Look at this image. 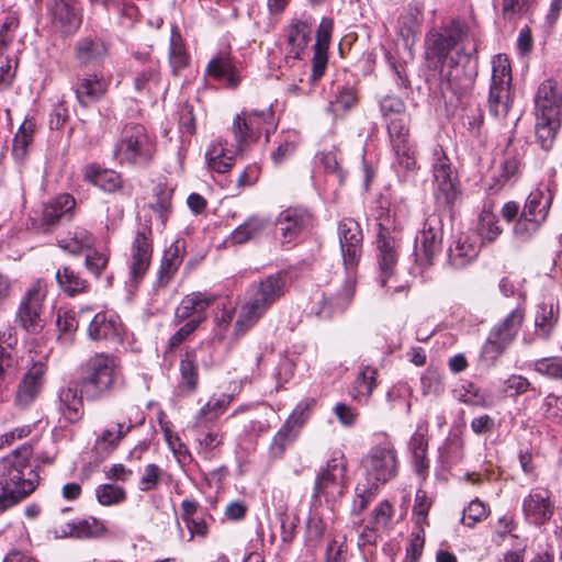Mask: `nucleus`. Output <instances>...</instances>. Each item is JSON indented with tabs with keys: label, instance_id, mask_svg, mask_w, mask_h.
Returning a JSON list of instances; mask_svg holds the SVG:
<instances>
[{
	"label": "nucleus",
	"instance_id": "a18cd8bd",
	"mask_svg": "<svg viewBox=\"0 0 562 562\" xmlns=\"http://www.w3.org/2000/svg\"><path fill=\"white\" fill-rule=\"evenodd\" d=\"M56 281L59 288L70 296L82 293L88 288V282L70 267H64L56 272Z\"/></svg>",
	"mask_w": 562,
	"mask_h": 562
},
{
	"label": "nucleus",
	"instance_id": "a878e982",
	"mask_svg": "<svg viewBox=\"0 0 562 562\" xmlns=\"http://www.w3.org/2000/svg\"><path fill=\"white\" fill-rule=\"evenodd\" d=\"M356 291V278L348 274L342 286L335 293L324 294L319 300V314L331 316L335 313L345 311L351 303Z\"/></svg>",
	"mask_w": 562,
	"mask_h": 562
},
{
	"label": "nucleus",
	"instance_id": "4c0bfd02",
	"mask_svg": "<svg viewBox=\"0 0 562 562\" xmlns=\"http://www.w3.org/2000/svg\"><path fill=\"white\" fill-rule=\"evenodd\" d=\"M285 34L288 44L291 47L289 53L294 58H297L311 41L312 27L306 22L296 21L288 26Z\"/></svg>",
	"mask_w": 562,
	"mask_h": 562
},
{
	"label": "nucleus",
	"instance_id": "774afa93",
	"mask_svg": "<svg viewBox=\"0 0 562 562\" xmlns=\"http://www.w3.org/2000/svg\"><path fill=\"white\" fill-rule=\"evenodd\" d=\"M542 408L547 418L562 420V395L548 394L543 398Z\"/></svg>",
	"mask_w": 562,
	"mask_h": 562
},
{
	"label": "nucleus",
	"instance_id": "603ef678",
	"mask_svg": "<svg viewBox=\"0 0 562 562\" xmlns=\"http://www.w3.org/2000/svg\"><path fill=\"white\" fill-rule=\"evenodd\" d=\"M512 106L510 89L490 87L488 108L496 117H505Z\"/></svg>",
	"mask_w": 562,
	"mask_h": 562
},
{
	"label": "nucleus",
	"instance_id": "b1692460",
	"mask_svg": "<svg viewBox=\"0 0 562 562\" xmlns=\"http://www.w3.org/2000/svg\"><path fill=\"white\" fill-rule=\"evenodd\" d=\"M79 381H72L59 391L58 411L68 423H77L83 416V401Z\"/></svg>",
	"mask_w": 562,
	"mask_h": 562
},
{
	"label": "nucleus",
	"instance_id": "f3484780",
	"mask_svg": "<svg viewBox=\"0 0 562 562\" xmlns=\"http://www.w3.org/2000/svg\"><path fill=\"white\" fill-rule=\"evenodd\" d=\"M554 512V503L551 492L541 486L530 490L522 499V513L527 521L540 526L548 522Z\"/></svg>",
	"mask_w": 562,
	"mask_h": 562
},
{
	"label": "nucleus",
	"instance_id": "bf43d9fd",
	"mask_svg": "<svg viewBox=\"0 0 562 562\" xmlns=\"http://www.w3.org/2000/svg\"><path fill=\"white\" fill-rule=\"evenodd\" d=\"M535 372L550 380H562V358L544 357L530 366Z\"/></svg>",
	"mask_w": 562,
	"mask_h": 562
},
{
	"label": "nucleus",
	"instance_id": "69168bd1",
	"mask_svg": "<svg viewBox=\"0 0 562 562\" xmlns=\"http://www.w3.org/2000/svg\"><path fill=\"white\" fill-rule=\"evenodd\" d=\"M530 389L531 383L526 376L520 374H510L504 381L503 392L509 396H518L525 394Z\"/></svg>",
	"mask_w": 562,
	"mask_h": 562
},
{
	"label": "nucleus",
	"instance_id": "bb28decb",
	"mask_svg": "<svg viewBox=\"0 0 562 562\" xmlns=\"http://www.w3.org/2000/svg\"><path fill=\"white\" fill-rule=\"evenodd\" d=\"M423 10L422 2L412 1L398 18L397 35L403 40L405 48L409 49L415 43L423 20Z\"/></svg>",
	"mask_w": 562,
	"mask_h": 562
},
{
	"label": "nucleus",
	"instance_id": "393cba45",
	"mask_svg": "<svg viewBox=\"0 0 562 562\" xmlns=\"http://www.w3.org/2000/svg\"><path fill=\"white\" fill-rule=\"evenodd\" d=\"M45 372V366L37 362L24 374L15 394L18 406L26 407L34 402L42 390Z\"/></svg>",
	"mask_w": 562,
	"mask_h": 562
},
{
	"label": "nucleus",
	"instance_id": "0eeeda50",
	"mask_svg": "<svg viewBox=\"0 0 562 562\" xmlns=\"http://www.w3.org/2000/svg\"><path fill=\"white\" fill-rule=\"evenodd\" d=\"M155 153V144L142 125H127L114 147V157L120 164L144 165Z\"/></svg>",
	"mask_w": 562,
	"mask_h": 562
},
{
	"label": "nucleus",
	"instance_id": "423d86ee",
	"mask_svg": "<svg viewBox=\"0 0 562 562\" xmlns=\"http://www.w3.org/2000/svg\"><path fill=\"white\" fill-rule=\"evenodd\" d=\"M379 233L376 238V260L379 265V282L386 286L387 280L394 274L400 257V234L389 212L381 209L376 215Z\"/></svg>",
	"mask_w": 562,
	"mask_h": 562
},
{
	"label": "nucleus",
	"instance_id": "cd10ccee",
	"mask_svg": "<svg viewBox=\"0 0 562 562\" xmlns=\"http://www.w3.org/2000/svg\"><path fill=\"white\" fill-rule=\"evenodd\" d=\"M82 178L86 182L109 193L119 192L124 187V181L119 172L102 168L97 164L85 166L82 169Z\"/></svg>",
	"mask_w": 562,
	"mask_h": 562
},
{
	"label": "nucleus",
	"instance_id": "e2e57ef3",
	"mask_svg": "<svg viewBox=\"0 0 562 562\" xmlns=\"http://www.w3.org/2000/svg\"><path fill=\"white\" fill-rule=\"evenodd\" d=\"M487 516L486 506L483 502L475 498L471 501L468 507L463 510L462 524L468 527H473L476 522L485 519Z\"/></svg>",
	"mask_w": 562,
	"mask_h": 562
},
{
	"label": "nucleus",
	"instance_id": "8fccbe9b",
	"mask_svg": "<svg viewBox=\"0 0 562 562\" xmlns=\"http://www.w3.org/2000/svg\"><path fill=\"white\" fill-rule=\"evenodd\" d=\"M178 131L180 135V147H189L196 132L195 116L193 106L186 104L178 117Z\"/></svg>",
	"mask_w": 562,
	"mask_h": 562
},
{
	"label": "nucleus",
	"instance_id": "1a4fd4ad",
	"mask_svg": "<svg viewBox=\"0 0 562 562\" xmlns=\"http://www.w3.org/2000/svg\"><path fill=\"white\" fill-rule=\"evenodd\" d=\"M47 295V283L35 280L23 295L16 311V323L27 333L37 334L44 327L42 318L43 303Z\"/></svg>",
	"mask_w": 562,
	"mask_h": 562
},
{
	"label": "nucleus",
	"instance_id": "f257e3e1",
	"mask_svg": "<svg viewBox=\"0 0 562 562\" xmlns=\"http://www.w3.org/2000/svg\"><path fill=\"white\" fill-rule=\"evenodd\" d=\"M475 47H469L464 25L457 20L432 31L426 38V55L441 65V74L453 89L469 88L476 76Z\"/></svg>",
	"mask_w": 562,
	"mask_h": 562
},
{
	"label": "nucleus",
	"instance_id": "49530a36",
	"mask_svg": "<svg viewBox=\"0 0 562 562\" xmlns=\"http://www.w3.org/2000/svg\"><path fill=\"white\" fill-rule=\"evenodd\" d=\"M479 249L469 243L467 237H460L449 249V260L452 266L462 268L477 256Z\"/></svg>",
	"mask_w": 562,
	"mask_h": 562
},
{
	"label": "nucleus",
	"instance_id": "5fc2aeb1",
	"mask_svg": "<svg viewBox=\"0 0 562 562\" xmlns=\"http://www.w3.org/2000/svg\"><path fill=\"white\" fill-rule=\"evenodd\" d=\"M380 486L369 481L359 482L352 503L351 514L360 515L367 506L376 497Z\"/></svg>",
	"mask_w": 562,
	"mask_h": 562
},
{
	"label": "nucleus",
	"instance_id": "4d7b16f0",
	"mask_svg": "<svg viewBox=\"0 0 562 562\" xmlns=\"http://www.w3.org/2000/svg\"><path fill=\"white\" fill-rule=\"evenodd\" d=\"M95 497L102 506H114L126 499V491L120 485L104 483L97 486Z\"/></svg>",
	"mask_w": 562,
	"mask_h": 562
},
{
	"label": "nucleus",
	"instance_id": "37998d69",
	"mask_svg": "<svg viewBox=\"0 0 562 562\" xmlns=\"http://www.w3.org/2000/svg\"><path fill=\"white\" fill-rule=\"evenodd\" d=\"M409 115H404L400 117H393L391 120L385 121L386 128L389 133V137L394 149V153H401V150L405 147V144H408L409 128H408Z\"/></svg>",
	"mask_w": 562,
	"mask_h": 562
},
{
	"label": "nucleus",
	"instance_id": "13d9d810",
	"mask_svg": "<svg viewBox=\"0 0 562 562\" xmlns=\"http://www.w3.org/2000/svg\"><path fill=\"white\" fill-rule=\"evenodd\" d=\"M477 231L480 236L487 241H494L502 233L497 216L486 206L480 214Z\"/></svg>",
	"mask_w": 562,
	"mask_h": 562
},
{
	"label": "nucleus",
	"instance_id": "c9c22d12",
	"mask_svg": "<svg viewBox=\"0 0 562 562\" xmlns=\"http://www.w3.org/2000/svg\"><path fill=\"white\" fill-rule=\"evenodd\" d=\"M95 239L85 227L77 226L58 239V246L71 255H80L91 250Z\"/></svg>",
	"mask_w": 562,
	"mask_h": 562
},
{
	"label": "nucleus",
	"instance_id": "c756f323",
	"mask_svg": "<svg viewBox=\"0 0 562 562\" xmlns=\"http://www.w3.org/2000/svg\"><path fill=\"white\" fill-rule=\"evenodd\" d=\"M121 331L122 324L114 312L97 313L88 327V336L92 340H116Z\"/></svg>",
	"mask_w": 562,
	"mask_h": 562
},
{
	"label": "nucleus",
	"instance_id": "2eb2a0df",
	"mask_svg": "<svg viewBox=\"0 0 562 562\" xmlns=\"http://www.w3.org/2000/svg\"><path fill=\"white\" fill-rule=\"evenodd\" d=\"M338 238L345 269L350 273L357 268L362 255L363 235L360 225L352 218L341 220Z\"/></svg>",
	"mask_w": 562,
	"mask_h": 562
},
{
	"label": "nucleus",
	"instance_id": "6e6552de",
	"mask_svg": "<svg viewBox=\"0 0 562 562\" xmlns=\"http://www.w3.org/2000/svg\"><path fill=\"white\" fill-rule=\"evenodd\" d=\"M361 467L366 481L375 485H384L393 480L398 472V458L391 442L372 447L362 459Z\"/></svg>",
	"mask_w": 562,
	"mask_h": 562
},
{
	"label": "nucleus",
	"instance_id": "4468645a",
	"mask_svg": "<svg viewBox=\"0 0 562 562\" xmlns=\"http://www.w3.org/2000/svg\"><path fill=\"white\" fill-rule=\"evenodd\" d=\"M213 302V297L205 293L194 292L184 296L178 307V325L186 323L178 328V342L186 339L193 333L205 318V311Z\"/></svg>",
	"mask_w": 562,
	"mask_h": 562
},
{
	"label": "nucleus",
	"instance_id": "473e14b6",
	"mask_svg": "<svg viewBox=\"0 0 562 562\" xmlns=\"http://www.w3.org/2000/svg\"><path fill=\"white\" fill-rule=\"evenodd\" d=\"M74 52L80 66L98 65L106 56L108 47L100 37L86 36L75 43Z\"/></svg>",
	"mask_w": 562,
	"mask_h": 562
},
{
	"label": "nucleus",
	"instance_id": "9b49d317",
	"mask_svg": "<svg viewBox=\"0 0 562 562\" xmlns=\"http://www.w3.org/2000/svg\"><path fill=\"white\" fill-rule=\"evenodd\" d=\"M432 176L437 199H442L447 204H453L460 195L458 177L440 146H436L432 150Z\"/></svg>",
	"mask_w": 562,
	"mask_h": 562
},
{
	"label": "nucleus",
	"instance_id": "72a5a7b5",
	"mask_svg": "<svg viewBox=\"0 0 562 562\" xmlns=\"http://www.w3.org/2000/svg\"><path fill=\"white\" fill-rule=\"evenodd\" d=\"M134 88L140 102H151L166 90L165 85L160 81L159 75L154 67H149L136 76Z\"/></svg>",
	"mask_w": 562,
	"mask_h": 562
},
{
	"label": "nucleus",
	"instance_id": "f704fd0d",
	"mask_svg": "<svg viewBox=\"0 0 562 562\" xmlns=\"http://www.w3.org/2000/svg\"><path fill=\"white\" fill-rule=\"evenodd\" d=\"M270 223L267 216L251 215L231 233L229 241L235 245L245 244L262 234Z\"/></svg>",
	"mask_w": 562,
	"mask_h": 562
},
{
	"label": "nucleus",
	"instance_id": "5701e85b",
	"mask_svg": "<svg viewBox=\"0 0 562 562\" xmlns=\"http://www.w3.org/2000/svg\"><path fill=\"white\" fill-rule=\"evenodd\" d=\"M75 206L76 200L72 195L63 193L55 196L43 207L41 228L44 232H48L61 218L71 220L74 217Z\"/></svg>",
	"mask_w": 562,
	"mask_h": 562
},
{
	"label": "nucleus",
	"instance_id": "3c124183",
	"mask_svg": "<svg viewBox=\"0 0 562 562\" xmlns=\"http://www.w3.org/2000/svg\"><path fill=\"white\" fill-rule=\"evenodd\" d=\"M173 190L162 183H158L154 189V201L150 203L151 209L165 222L172 212Z\"/></svg>",
	"mask_w": 562,
	"mask_h": 562
},
{
	"label": "nucleus",
	"instance_id": "a19ab883",
	"mask_svg": "<svg viewBox=\"0 0 562 562\" xmlns=\"http://www.w3.org/2000/svg\"><path fill=\"white\" fill-rule=\"evenodd\" d=\"M561 126V117L536 115V136L540 146L548 150L552 147Z\"/></svg>",
	"mask_w": 562,
	"mask_h": 562
},
{
	"label": "nucleus",
	"instance_id": "e433bc0d",
	"mask_svg": "<svg viewBox=\"0 0 562 562\" xmlns=\"http://www.w3.org/2000/svg\"><path fill=\"white\" fill-rule=\"evenodd\" d=\"M461 122L469 137L475 139L479 144L484 142V113L477 103H469L462 110Z\"/></svg>",
	"mask_w": 562,
	"mask_h": 562
},
{
	"label": "nucleus",
	"instance_id": "4be33fe9",
	"mask_svg": "<svg viewBox=\"0 0 562 562\" xmlns=\"http://www.w3.org/2000/svg\"><path fill=\"white\" fill-rule=\"evenodd\" d=\"M562 92L553 79H546L535 97L536 115L561 116Z\"/></svg>",
	"mask_w": 562,
	"mask_h": 562
},
{
	"label": "nucleus",
	"instance_id": "7ed1b4c3",
	"mask_svg": "<svg viewBox=\"0 0 562 562\" xmlns=\"http://www.w3.org/2000/svg\"><path fill=\"white\" fill-rule=\"evenodd\" d=\"M283 288L284 278L280 273L268 276L260 282L250 285L235 323V335L241 336L249 330L281 297Z\"/></svg>",
	"mask_w": 562,
	"mask_h": 562
},
{
	"label": "nucleus",
	"instance_id": "412c9836",
	"mask_svg": "<svg viewBox=\"0 0 562 562\" xmlns=\"http://www.w3.org/2000/svg\"><path fill=\"white\" fill-rule=\"evenodd\" d=\"M109 80L101 72L83 74L77 77L74 91L80 105L88 106L99 101L108 91Z\"/></svg>",
	"mask_w": 562,
	"mask_h": 562
},
{
	"label": "nucleus",
	"instance_id": "f03ea898",
	"mask_svg": "<svg viewBox=\"0 0 562 562\" xmlns=\"http://www.w3.org/2000/svg\"><path fill=\"white\" fill-rule=\"evenodd\" d=\"M40 475L29 461V449L15 451L0 462V510L16 505L38 485Z\"/></svg>",
	"mask_w": 562,
	"mask_h": 562
},
{
	"label": "nucleus",
	"instance_id": "09e8293b",
	"mask_svg": "<svg viewBox=\"0 0 562 562\" xmlns=\"http://www.w3.org/2000/svg\"><path fill=\"white\" fill-rule=\"evenodd\" d=\"M559 319V305L542 303L538 306L535 325L544 337H548Z\"/></svg>",
	"mask_w": 562,
	"mask_h": 562
},
{
	"label": "nucleus",
	"instance_id": "338daca9",
	"mask_svg": "<svg viewBox=\"0 0 562 562\" xmlns=\"http://www.w3.org/2000/svg\"><path fill=\"white\" fill-rule=\"evenodd\" d=\"M333 31V21L324 18L317 29L316 41L313 46L314 52L328 53V46L330 42Z\"/></svg>",
	"mask_w": 562,
	"mask_h": 562
},
{
	"label": "nucleus",
	"instance_id": "de8ad7c7",
	"mask_svg": "<svg viewBox=\"0 0 562 562\" xmlns=\"http://www.w3.org/2000/svg\"><path fill=\"white\" fill-rule=\"evenodd\" d=\"M181 384L179 389L183 393H193L196 390L199 382V371L195 363V356L193 352L187 353L180 363Z\"/></svg>",
	"mask_w": 562,
	"mask_h": 562
},
{
	"label": "nucleus",
	"instance_id": "ea45409f",
	"mask_svg": "<svg viewBox=\"0 0 562 562\" xmlns=\"http://www.w3.org/2000/svg\"><path fill=\"white\" fill-rule=\"evenodd\" d=\"M522 166V154L513 145L505 150V158L501 165L499 175L494 187L502 188L505 183L516 178Z\"/></svg>",
	"mask_w": 562,
	"mask_h": 562
},
{
	"label": "nucleus",
	"instance_id": "864d4df0",
	"mask_svg": "<svg viewBox=\"0 0 562 562\" xmlns=\"http://www.w3.org/2000/svg\"><path fill=\"white\" fill-rule=\"evenodd\" d=\"M512 70L508 58L505 55H496L492 60L491 87L510 89Z\"/></svg>",
	"mask_w": 562,
	"mask_h": 562
},
{
	"label": "nucleus",
	"instance_id": "c03bdc74",
	"mask_svg": "<svg viewBox=\"0 0 562 562\" xmlns=\"http://www.w3.org/2000/svg\"><path fill=\"white\" fill-rule=\"evenodd\" d=\"M376 370L372 367H364L357 375L353 387L352 398L358 402H367L375 387Z\"/></svg>",
	"mask_w": 562,
	"mask_h": 562
},
{
	"label": "nucleus",
	"instance_id": "a211bd4d",
	"mask_svg": "<svg viewBox=\"0 0 562 562\" xmlns=\"http://www.w3.org/2000/svg\"><path fill=\"white\" fill-rule=\"evenodd\" d=\"M150 236L151 229L144 226L136 233L131 247L130 278L135 283L144 278L150 265L153 254Z\"/></svg>",
	"mask_w": 562,
	"mask_h": 562
},
{
	"label": "nucleus",
	"instance_id": "79ce46f5",
	"mask_svg": "<svg viewBox=\"0 0 562 562\" xmlns=\"http://www.w3.org/2000/svg\"><path fill=\"white\" fill-rule=\"evenodd\" d=\"M68 529L67 532H64L65 536L69 535L79 539L99 538L106 531L104 522L93 517L68 524Z\"/></svg>",
	"mask_w": 562,
	"mask_h": 562
},
{
	"label": "nucleus",
	"instance_id": "c85d7f7f",
	"mask_svg": "<svg viewBox=\"0 0 562 562\" xmlns=\"http://www.w3.org/2000/svg\"><path fill=\"white\" fill-rule=\"evenodd\" d=\"M48 12L53 25L63 34H71L80 26L81 18L69 0H53Z\"/></svg>",
	"mask_w": 562,
	"mask_h": 562
},
{
	"label": "nucleus",
	"instance_id": "6e6d98bb",
	"mask_svg": "<svg viewBox=\"0 0 562 562\" xmlns=\"http://www.w3.org/2000/svg\"><path fill=\"white\" fill-rule=\"evenodd\" d=\"M393 506L389 501H383L379 503V505L372 510L370 520L366 526V529L369 531H379L387 528L392 517H393ZM364 533H362V537Z\"/></svg>",
	"mask_w": 562,
	"mask_h": 562
},
{
	"label": "nucleus",
	"instance_id": "f8f14e48",
	"mask_svg": "<svg viewBox=\"0 0 562 562\" xmlns=\"http://www.w3.org/2000/svg\"><path fill=\"white\" fill-rule=\"evenodd\" d=\"M274 130L273 112L269 109L266 111H244L237 115L232 125V136L236 142L256 140L261 133L267 135Z\"/></svg>",
	"mask_w": 562,
	"mask_h": 562
},
{
	"label": "nucleus",
	"instance_id": "6ab92c4d",
	"mask_svg": "<svg viewBox=\"0 0 562 562\" xmlns=\"http://www.w3.org/2000/svg\"><path fill=\"white\" fill-rule=\"evenodd\" d=\"M243 142L229 143L227 138L217 137L206 150L205 159L207 167L218 173H225L235 164L236 157L243 151Z\"/></svg>",
	"mask_w": 562,
	"mask_h": 562
},
{
	"label": "nucleus",
	"instance_id": "680f3d73",
	"mask_svg": "<svg viewBox=\"0 0 562 562\" xmlns=\"http://www.w3.org/2000/svg\"><path fill=\"white\" fill-rule=\"evenodd\" d=\"M379 106L384 121L408 114L404 101L394 94L384 95L379 101Z\"/></svg>",
	"mask_w": 562,
	"mask_h": 562
},
{
	"label": "nucleus",
	"instance_id": "39448f33",
	"mask_svg": "<svg viewBox=\"0 0 562 562\" xmlns=\"http://www.w3.org/2000/svg\"><path fill=\"white\" fill-rule=\"evenodd\" d=\"M119 374L117 363L113 356L98 353L85 366L79 383L81 392L88 401L98 400L109 392Z\"/></svg>",
	"mask_w": 562,
	"mask_h": 562
},
{
	"label": "nucleus",
	"instance_id": "052dcab7",
	"mask_svg": "<svg viewBox=\"0 0 562 562\" xmlns=\"http://www.w3.org/2000/svg\"><path fill=\"white\" fill-rule=\"evenodd\" d=\"M546 222V220H540L538 217H533L521 213L520 217L516 222L514 226V235L521 241L529 240L532 236L537 234L540 226Z\"/></svg>",
	"mask_w": 562,
	"mask_h": 562
},
{
	"label": "nucleus",
	"instance_id": "dca6fc26",
	"mask_svg": "<svg viewBox=\"0 0 562 562\" xmlns=\"http://www.w3.org/2000/svg\"><path fill=\"white\" fill-rule=\"evenodd\" d=\"M442 240V225L438 215H429L422 232L416 236L415 252L417 260L424 265H430L432 258L439 254Z\"/></svg>",
	"mask_w": 562,
	"mask_h": 562
},
{
	"label": "nucleus",
	"instance_id": "aec40b11",
	"mask_svg": "<svg viewBox=\"0 0 562 562\" xmlns=\"http://www.w3.org/2000/svg\"><path fill=\"white\" fill-rule=\"evenodd\" d=\"M282 244H289L313 226V216L304 207H288L277 218Z\"/></svg>",
	"mask_w": 562,
	"mask_h": 562
},
{
	"label": "nucleus",
	"instance_id": "9d476101",
	"mask_svg": "<svg viewBox=\"0 0 562 562\" xmlns=\"http://www.w3.org/2000/svg\"><path fill=\"white\" fill-rule=\"evenodd\" d=\"M346 467L344 453L339 450L334 451L316 475L313 497H324L327 503L340 497L344 493Z\"/></svg>",
	"mask_w": 562,
	"mask_h": 562
},
{
	"label": "nucleus",
	"instance_id": "ddd939ff",
	"mask_svg": "<svg viewBox=\"0 0 562 562\" xmlns=\"http://www.w3.org/2000/svg\"><path fill=\"white\" fill-rule=\"evenodd\" d=\"M310 417V404L301 402L278 430L269 446V454L273 459H280L285 450L297 439L301 429Z\"/></svg>",
	"mask_w": 562,
	"mask_h": 562
},
{
	"label": "nucleus",
	"instance_id": "20e7f679",
	"mask_svg": "<svg viewBox=\"0 0 562 562\" xmlns=\"http://www.w3.org/2000/svg\"><path fill=\"white\" fill-rule=\"evenodd\" d=\"M525 316V308L518 306L491 328L481 348L482 362L488 367L496 366L499 358L515 340L524 324Z\"/></svg>",
	"mask_w": 562,
	"mask_h": 562
},
{
	"label": "nucleus",
	"instance_id": "7c9ffc66",
	"mask_svg": "<svg viewBox=\"0 0 562 562\" xmlns=\"http://www.w3.org/2000/svg\"><path fill=\"white\" fill-rule=\"evenodd\" d=\"M207 76L224 82L228 88H236L240 83V76L228 52L216 54L207 64Z\"/></svg>",
	"mask_w": 562,
	"mask_h": 562
},
{
	"label": "nucleus",
	"instance_id": "2f4dec72",
	"mask_svg": "<svg viewBox=\"0 0 562 562\" xmlns=\"http://www.w3.org/2000/svg\"><path fill=\"white\" fill-rule=\"evenodd\" d=\"M553 181H549L546 184L540 183L529 193L522 213L540 220H547L553 200Z\"/></svg>",
	"mask_w": 562,
	"mask_h": 562
},
{
	"label": "nucleus",
	"instance_id": "58836bf2",
	"mask_svg": "<svg viewBox=\"0 0 562 562\" xmlns=\"http://www.w3.org/2000/svg\"><path fill=\"white\" fill-rule=\"evenodd\" d=\"M35 131L36 122L31 117H26L20 125L12 144V155L16 161H23L26 158Z\"/></svg>",
	"mask_w": 562,
	"mask_h": 562
},
{
	"label": "nucleus",
	"instance_id": "0e129e2a",
	"mask_svg": "<svg viewBox=\"0 0 562 562\" xmlns=\"http://www.w3.org/2000/svg\"><path fill=\"white\" fill-rule=\"evenodd\" d=\"M409 394L411 391L405 385L392 387L386 395L387 401L391 403V408L408 414L411 412V403L407 398Z\"/></svg>",
	"mask_w": 562,
	"mask_h": 562
}]
</instances>
